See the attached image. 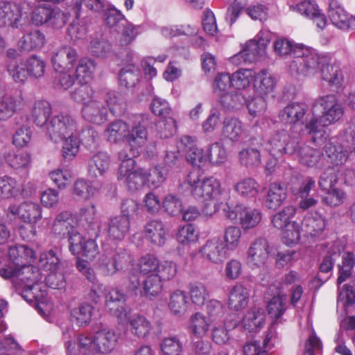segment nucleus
Returning a JSON list of instances; mask_svg holds the SVG:
<instances>
[{
  "mask_svg": "<svg viewBox=\"0 0 355 355\" xmlns=\"http://www.w3.org/2000/svg\"><path fill=\"white\" fill-rule=\"evenodd\" d=\"M276 55L284 57L289 53L293 60L289 64L291 73L305 78H312L316 75L320 62V53L315 49L303 44H295L287 38L277 37L272 44Z\"/></svg>",
  "mask_w": 355,
  "mask_h": 355,
  "instance_id": "obj_1",
  "label": "nucleus"
},
{
  "mask_svg": "<svg viewBox=\"0 0 355 355\" xmlns=\"http://www.w3.org/2000/svg\"><path fill=\"white\" fill-rule=\"evenodd\" d=\"M319 110L320 121L317 117L311 119L306 124V130L311 135L313 142L322 144L329 137L327 126L338 121L344 114V107L334 94H327L318 97L313 103L312 112Z\"/></svg>",
  "mask_w": 355,
  "mask_h": 355,
  "instance_id": "obj_2",
  "label": "nucleus"
},
{
  "mask_svg": "<svg viewBox=\"0 0 355 355\" xmlns=\"http://www.w3.org/2000/svg\"><path fill=\"white\" fill-rule=\"evenodd\" d=\"M75 333L72 329L63 331V339L67 355H77L76 343L71 338ZM119 336L114 330L104 328L96 331L94 336L87 334H80L78 338V351L80 355H100L108 353L116 346Z\"/></svg>",
  "mask_w": 355,
  "mask_h": 355,
  "instance_id": "obj_3",
  "label": "nucleus"
},
{
  "mask_svg": "<svg viewBox=\"0 0 355 355\" xmlns=\"http://www.w3.org/2000/svg\"><path fill=\"white\" fill-rule=\"evenodd\" d=\"M185 185L193 198L206 203L203 211L209 216L216 213L227 197L220 181L213 176L201 179L198 173H190L187 177Z\"/></svg>",
  "mask_w": 355,
  "mask_h": 355,
  "instance_id": "obj_4",
  "label": "nucleus"
},
{
  "mask_svg": "<svg viewBox=\"0 0 355 355\" xmlns=\"http://www.w3.org/2000/svg\"><path fill=\"white\" fill-rule=\"evenodd\" d=\"M141 122L138 119V123L130 125L123 120H115L106 126L103 135L111 144L125 142L132 154L138 155L148 140V131Z\"/></svg>",
  "mask_w": 355,
  "mask_h": 355,
  "instance_id": "obj_5",
  "label": "nucleus"
},
{
  "mask_svg": "<svg viewBox=\"0 0 355 355\" xmlns=\"http://www.w3.org/2000/svg\"><path fill=\"white\" fill-rule=\"evenodd\" d=\"M40 270L31 263L20 268L10 278H15L18 288H21V296L28 302L39 301L43 296L40 282L42 280Z\"/></svg>",
  "mask_w": 355,
  "mask_h": 355,
  "instance_id": "obj_6",
  "label": "nucleus"
},
{
  "mask_svg": "<svg viewBox=\"0 0 355 355\" xmlns=\"http://www.w3.org/2000/svg\"><path fill=\"white\" fill-rule=\"evenodd\" d=\"M39 267L45 274V282L51 288L60 289L64 286L62 265L60 258L53 250L40 254Z\"/></svg>",
  "mask_w": 355,
  "mask_h": 355,
  "instance_id": "obj_7",
  "label": "nucleus"
},
{
  "mask_svg": "<svg viewBox=\"0 0 355 355\" xmlns=\"http://www.w3.org/2000/svg\"><path fill=\"white\" fill-rule=\"evenodd\" d=\"M225 216L231 221H238L244 231L257 227L262 220V212L259 209L247 207L242 204L229 205L223 209Z\"/></svg>",
  "mask_w": 355,
  "mask_h": 355,
  "instance_id": "obj_8",
  "label": "nucleus"
},
{
  "mask_svg": "<svg viewBox=\"0 0 355 355\" xmlns=\"http://www.w3.org/2000/svg\"><path fill=\"white\" fill-rule=\"evenodd\" d=\"M44 131L47 137L55 143H58L64 140V138L79 132L76 119L69 114H63L50 118Z\"/></svg>",
  "mask_w": 355,
  "mask_h": 355,
  "instance_id": "obj_9",
  "label": "nucleus"
},
{
  "mask_svg": "<svg viewBox=\"0 0 355 355\" xmlns=\"http://www.w3.org/2000/svg\"><path fill=\"white\" fill-rule=\"evenodd\" d=\"M35 259L33 250L24 245L10 247L8 260L6 266H0V276L5 279L10 278L21 267L31 263Z\"/></svg>",
  "mask_w": 355,
  "mask_h": 355,
  "instance_id": "obj_10",
  "label": "nucleus"
},
{
  "mask_svg": "<svg viewBox=\"0 0 355 355\" xmlns=\"http://www.w3.org/2000/svg\"><path fill=\"white\" fill-rule=\"evenodd\" d=\"M28 24V13L20 5L10 1L0 2V28L22 29Z\"/></svg>",
  "mask_w": 355,
  "mask_h": 355,
  "instance_id": "obj_11",
  "label": "nucleus"
},
{
  "mask_svg": "<svg viewBox=\"0 0 355 355\" xmlns=\"http://www.w3.org/2000/svg\"><path fill=\"white\" fill-rule=\"evenodd\" d=\"M298 146L297 139L291 137L284 130L272 135L264 144L263 149L275 159L284 155H293Z\"/></svg>",
  "mask_w": 355,
  "mask_h": 355,
  "instance_id": "obj_12",
  "label": "nucleus"
},
{
  "mask_svg": "<svg viewBox=\"0 0 355 355\" xmlns=\"http://www.w3.org/2000/svg\"><path fill=\"white\" fill-rule=\"evenodd\" d=\"M8 211L15 216H17L21 221L31 224L30 234H24L23 228H20V233L24 239H28L30 236L35 234V229L33 225L37 223L42 218V209L37 202L31 201L24 202L19 205H11Z\"/></svg>",
  "mask_w": 355,
  "mask_h": 355,
  "instance_id": "obj_13",
  "label": "nucleus"
},
{
  "mask_svg": "<svg viewBox=\"0 0 355 355\" xmlns=\"http://www.w3.org/2000/svg\"><path fill=\"white\" fill-rule=\"evenodd\" d=\"M352 130L350 128L346 130L345 139L347 144L334 145L332 142L327 143L324 148V154L327 159V162L337 166H340L345 162L347 159V152L355 154V135L352 134Z\"/></svg>",
  "mask_w": 355,
  "mask_h": 355,
  "instance_id": "obj_14",
  "label": "nucleus"
},
{
  "mask_svg": "<svg viewBox=\"0 0 355 355\" xmlns=\"http://www.w3.org/2000/svg\"><path fill=\"white\" fill-rule=\"evenodd\" d=\"M270 254V245L264 238L253 241L246 253L245 261L252 269L260 268L266 266Z\"/></svg>",
  "mask_w": 355,
  "mask_h": 355,
  "instance_id": "obj_15",
  "label": "nucleus"
},
{
  "mask_svg": "<svg viewBox=\"0 0 355 355\" xmlns=\"http://www.w3.org/2000/svg\"><path fill=\"white\" fill-rule=\"evenodd\" d=\"M78 58L76 49L63 45L53 50L51 60L55 71H73Z\"/></svg>",
  "mask_w": 355,
  "mask_h": 355,
  "instance_id": "obj_16",
  "label": "nucleus"
},
{
  "mask_svg": "<svg viewBox=\"0 0 355 355\" xmlns=\"http://www.w3.org/2000/svg\"><path fill=\"white\" fill-rule=\"evenodd\" d=\"M24 105L25 100L21 91L4 93L0 89V119L10 118L15 113L21 110Z\"/></svg>",
  "mask_w": 355,
  "mask_h": 355,
  "instance_id": "obj_17",
  "label": "nucleus"
},
{
  "mask_svg": "<svg viewBox=\"0 0 355 355\" xmlns=\"http://www.w3.org/2000/svg\"><path fill=\"white\" fill-rule=\"evenodd\" d=\"M80 114L85 121L100 125L107 121L108 109L105 104L98 98L90 103L82 105Z\"/></svg>",
  "mask_w": 355,
  "mask_h": 355,
  "instance_id": "obj_18",
  "label": "nucleus"
},
{
  "mask_svg": "<svg viewBox=\"0 0 355 355\" xmlns=\"http://www.w3.org/2000/svg\"><path fill=\"white\" fill-rule=\"evenodd\" d=\"M199 253L210 263L219 265L223 263L226 259L227 250L222 239L214 237L205 242L199 249Z\"/></svg>",
  "mask_w": 355,
  "mask_h": 355,
  "instance_id": "obj_19",
  "label": "nucleus"
},
{
  "mask_svg": "<svg viewBox=\"0 0 355 355\" xmlns=\"http://www.w3.org/2000/svg\"><path fill=\"white\" fill-rule=\"evenodd\" d=\"M70 251L75 255H80L93 259L98 254V247L94 239H86L80 233H76L69 239Z\"/></svg>",
  "mask_w": 355,
  "mask_h": 355,
  "instance_id": "obj_20",
  "label": "nucleus"
},
{
  "mask_svg": "<svg viewBox=\"0 0 355 355\" xmlns=\"http://www.w3.org/2000/svg\"><path fill=\"white\" fill-rule=\"evenodd\" d=\"M328 16L336 27L343 31L349 30L355 22L338 0H329Z\"/></svg>",
  "mask_w": 355,
  "mask_h": 355,
  "instance_id": "obj_21",
  "label": "nucleus"
},
{
  "mask_svg": "<svg viewBox=\"0 0 355 355\" xmlns=\"http://www.w3.org/2000/svg\"><path fill=\"white\" fill-rule=\"evenodd\" d=\"M105 308L123 322L130 313V310L123 306L125 300L124 294L117 288H112L105 294Z\"/></svg>",
  "mask_w": 355,
  "mask_h": 355,
  "instance_id": "obj_22",
  "label": "nucleus"
},
{
  "mask_svg": "<svg viewBox=\"0 0 355 355\" xmlns=\"http://www.w3.org/2000/svg\"><path fill=\"white\" fill-rule=\"evenodd\" d=\"M144 237L153 245L162 246L168 235V230L164 223L158 219L148 220L144 227Z\"/></svg>",
  "mask_w": 355,
  "mask_h": 355,
  "instance_id": "obj_23",
  "label": "nucleus"
},
{
  "mask_svg": "<svg viewBox=\"0 0 355 355\" xmlns=\"http://www.w3.org/2000/svg\"><path fill=\"white\" fill-rule=\"evenodd\" d=\"M130 230V217L116 216L110 219L107 233L111 240L121 241L128 235Z\"/></svg>",
  "mask_w": 355,
  "mask_h": 355,
  "instance_id": "obj_24",
  "label": "nucleus"
},
{
  "mask_svg": "<svg viewBox=\"0 0 355 355\" xmlns=\"http://www.w3.org/2000/svg\"><path fill=\"white\" fill-rule=\"evenodd\" d=\"M223 137L232 142L243 139L246 134L243 123L237 117H227L223 121Z\"/></svg>",
  "mask_w": 355,
  "mask_h": 355,
  "instance_id": "obj_25",
  "label": "nucleus"
},
{
  "mask_svg": "<svg viewBox=\"0 0 355 355\" xmlns=\"http://www.w3.org/2000/svg\"><path fill=\"white\" fill-rule=\"evenodd\" d=\"M299 162L308 167L321 168L324 166L323 155L317 149L301 145L298 142L295 153Z\"/></svg>",
  "mask_w": 355,
  "mask_h": 355,
  "instance_id": "obj_26",
  "label": "nucleus"
},
{
  "mask_svg": "<svg viewBox=\"0 0 355 355\" xmlns=\"http://www.w3.org/2000/svg\"><path fill=\"white\" fill-rule=\"evenodd\" d=\"M249 297V290L243 284H236L230 291L227 306L231 310L241 311L248 306Z\"/></svg>",
  "mask_w": 355,
  "mask_h": 355,
  "instance_id": "obj_27",
  "label": "nucleus"
},
{
  "mask_svg": "<svg viewBox=\"0 0 355 355\" xmlns=\"http://www.w3.org/2000/svg\"><path fill=\"white\" fill-rule=\"evenodd\" d=\"M73 219L71 212L63 211L59 213L52 226L53 232L59 238L63 239L76 234Z\"/></svg>",
  "mask_w": 355,
  "mask_h": 355,
  "instance_id": "obj_28",
  "label": "nucleus"
},
{
  "mask_svg": "<svg viewBox=\"0 0 355 355\" xmlns=\"http://www.w3.org/2000/svg\"><path fill=\"white\" fill-rule=\"evenodd\" d=\"M128 315L123 322L128 320V329L135 336L139 338H145L150 333L153 327L151 322L144 315L140 314Z\"/></svg>",
  "mask_w": 355,
  "mask_h": 355,
  "instance_id": "obj_29",
  "label": "nucleus"
},
{
  "mask_svg": "<svg viewBox=\"0 0 355 355\" xmlns=\"http://www.w3.org/2000/svg\"><path fill=\"white\" fill-rule=\"evenodd\" d=\"M101 184L97 181H89L85 178L76 180L71 189V194L83 200H89L101 189Z\"/></svg>",
  "mask_w": 355,
  "mask_h": 355,
  "instance_id": "obj_30",
  "label": "nucleus"
},
{
  "mask_svg": "<svg viewBox=\"0 0 355 355\" xmlns=\"http://www.w3.org/2000/svg\"><path fill=\"white\" fill-rule=\"evenodd\" d=\"M307 110L308 105L306 103L292 102L280 112L279 117L286 123L295 124L303 119Z\"/></svg>",
  "mask_w": 355,
  "mask_h": 355,
  "instance_id": "obj_31",
  "label": "nucleus"
},
{
  "mask_svg": "<svg viewBox=\"0 0 355 355\" xmlns=\"http://www.w3.org/2000/svg\"><path fill=\"white\" fill-rule=\"evenodd\" d=\"M254 88L260 96H268L273 93L276 85L275 77L266 69L255 73Z\"/></svg>",
  "mask_w": 355,
  "mask_h": 355,
  "instance_id": "obj_32",
  "label": "nucleus"
},
{
  "mask_svg": "<svg viewBox=\"0 0 355 355\" xmlns=\"http://www.w3.org/2000/svg\"><path fill=\"white\" fill-rule=\"evenodd\" d=\"M110 156L106 152L99 151L94 154L88 162V172L91 176L104 175L110 168Z\"/></svg>",
  "mask_w": 355,
  "mask_h": 355,
  "instance_id": "obj_33",
  "label": "nucleus"
},
{
  "mask_svg": "<svg viewBox=\"0 0 355 355\" xmlns=\"http://www.w3.org/2000/svg\"><path fill=\"white\" fill-rule=\"evenodd\" d=\"M302 230L311 236L320 235L326 227L325 218L319 213H310L304 216L302 222Z\"/></svg>",
  "mask_w": 355,
  "mask_h": 355,
  "instance_id": "obj_34",
  "label": "nucleus"
},
{
  "mask_svg": "<svg viewBox=\"0 0 355 355\" xmlns=\"http://www.w3.org/2000/svg\"><path fill=\"white\" fill-rule=\"evenodd\" d=\"M162 281L155 274H150L144 278L141 284L140 294L149 300L157 298L162 292Z\"/></svg>",
  "mask_w": 355,
  "mask_h": 355,
  "instance_id": "obj_35",
  "label": "nucleus"
},
{
  "mask_svg": "<svg viewBox=\"0 0 355 355\" xmlns=\"http://www.w3.org/2000/svg\"><path fill=\"white\" fill-rule=\"evenodd\" d=\"M321 57L320 62L318 67L323 80L327 82L331 86L339 87L343 81V75L340 68L337 65L324 64V57L320 54ZM318 73H316L317 74Z\"/></svg>",
  "mask_w": 355,
  "mask_h": 355,
  "instance_id": "obj_36",
  "label": "nucleus"
},
{
  "mask_svg": "<svg viewBox=\"0 0 355 355\" xmlns=\"http://www.w3.org/2000/svg\"><path fill=\"white\" fill-rule=\"evenodd\" d=\"M46 43V37L43 33L34 30L25 34L18 42L21 51H31L42 49Z\"/></svg>",
  "mask_w": 355,
  "mask_h": 355,
  "instance_id": "obj_37",
  "label": "nucleus"
},
{
  "mask_svg": "<svg viewBox=\"0 0 355 355\" xmlns=\"http://www.w3.org/2000/svg\"><path fill=\"white\" fill-rule=\"evenodd\" d=\"M239 323L237 320L227 319L223 323L215 324L211 330V339L217 345H226L230 340L229 330L235 328Z\"/></svg>",
  "mask_w": 355,
  "mask_h": 355,
  "instance_id": "obj_38",
  "label": "nucleus"
},
{
  "mask_svg": "<svg viewBox=\"0 0 355 355\" xmlns=\"http://www.w3.org/2000/svg\"><path fill=\"white\" fill-rule=\"evenodd\" d=\"M213 322L214 320H211L202 313L197 312L190 316L189 329L196 337L202 338L209 331Z\"/></svg>",
  "mask_w": 355,
  "mask_h": 355,
  "instance_id": "obj_39",
  "label": "nucleus"
},
{
  "mask_svg": "<svg viewBox=\"0 0 355 355\" xmlns=\"http://www.w3.org/2000/svg\"><path fill=\"white\" fill-rule=\"evenodd\" d=\"M265 322V313L259 307H253L250 309L243 318V327L249 331H259Z\"/></svg>",
  "mask_w": 355,
  "mask_h": 355,
  "instance_id": "obj_40",
  "label": "nucleus"
},
{
  "mask_svg": "<svg viewBox=\"0 0 355 355\" xmlns=\"http://www.w3.org/2000/svg\"><path fill=\"white\" fill-rule=\"evenodd\" d=\"M286 197V190L284 187L275 182L271 183L266 196V206L269 209L275 210L283 204Z\"/></svg>",
  "mask_w": 355,
  "mask_h": 355,
  "instance_id": "obj_41",
  "label": "nucleus"
},
{
  "mask_svg": "<svg viewBox=\"0 0 355 355\" xmlns=\"http://www.w3.org/2000/svg\"><path fill=\"white\" fill-rule=\"evenodd\" d=\"M96 68V63L94 60L82 58L78 62L75 76L80 83L87 84L93 79Z\"/></svg>",
  "mask_w": 355,
  "mask_h": 355,
  "instance_id": "obj_42",
  "label": "nucleus"
},
{
  "mask_svg": "<svg viewBox=\"0 0 355 355\" xmlns=\"http://www.w3.org/2000/svg\"><path fill=\"white\" fill-rule=\"evenodd\" d=\"M112 258V265L110 267L104 264V269L107 274H115L121 270L128 263L133 261V257L124 249H119L116 251H108Z\"/></svg>",
  "mask_w": 355,
  "mask_h": 355,
  "instance_id": "obj_43",
  "label": "nucleus"
},
{
  "mask_svg": "<svg viewBox=\"0 0 355 355\" xmlns=\"http://www.w3.org/2000/svg\"><path fill=\"white\" fill-rule=\"evenodd\" d=\"M51 113V107L49 102L45 101H36L31 109V116L33 123L37 126H44L45 130Z\"/></svg>",
  "mask_w": 355,
  "mask_h": 355,
  "instance_id": "obj_44",
  "label": "nucleus"
},
{
  "mask_svg": "<svg viewBox=\"0 0 355 355\" xmlns=\"http://www.w3.org/2000/svg\"><path fill=\"white\" fill-rule=\"evenodd\" d=\"M6 162L14 170H27L29 168L31 157L25 151L18 150L10 151L5 156Z\"/></svg>",
  "mask_w": 355,
  "mask_h": 355,
  "instance_id": "obj_45",
  "label": "nucleus"
},
{
  "mask_svg": "<svg viewBox=\"0 0 355 355\" xmlns=\"http://www.w3.org/2000/svg\"><path fill=\"white\" fill-rule=\"evenodd\" d=\"M245 102L246 100L242 92H227L219 98L218 103L216 105L218 107H221L224 110L233 112L243 107Z\"/></svg>",
  "mask_w": 355,
  "mask_h": 355,
  "instance_id": "obj_46",
  "label": "nucleus"
},
{
  "mask_svg": "<svg viewBox=\"0 0 355 355\" xmlns=\"http://www.w3.org/2000/svg\"><path fill=\"white\" fill-rule=\"evenodd\" d=\"M141 77V71L138 66L134 62L126 64L119 74V82L127 88L134 87Z\"/></svg>",
  "mask_w": 355,
  "mask_h": 355,
  "instance_id": "obj_47",
  "label": "nucleus"
},
{
  "mask_svg": "<svg viewBox=\"0 0 355 355\" xmlns=\"http://www.w3.org/2000/svg\"><path fill=\"white\" fill-rule=\"evenodd\" d=\"M20 185L13 178L8 175L0 177V198L10 199L19 196Z\"/></svg>",
  "mask_w": 355,
  "mask_h": 355,
  "instance_id": "obj_48",
  "label": "nucleus"
},
{
  "mask_svg": "<svg viewBox=\"0 0 355 355\" xmlns=\"http://www.w3.org/2000/svg\"><path fill=\"white\" fill-rule=\"evenodd\" d=\"M241 236V229L238 226L231 225L225 228L222 241L227 251H234L239 247Z\"/></svg>",
  "mask_w": 355,
  "mask_h": 355,
  "instance_id": "obj_49",
  "label": "nucleus"
},
{
  "mask_svg": "<svg viewBox=\"0 0 355 355\" xmlns=\"http://www.w3.org/2000/svg\"><path fill=\"white\" fill-rule=\"evenodd\" d=\"M168 309L175 315H182L187 309L186 293L180 290H176L171 294Z\"/></svg>",
  "mask_w": 355,
  "mask_h": 355,
  "instance_id": "obj_50",
  "label": "nucleus"
},
{
  "mask_svg": "<svg viewBox=\"0 0 355 355\" xmlns=\"http://www.w3.org/2000/svg\"><path fill=\"white\" fill-rule=\"evenodd\" d=\"M96 219V209L93 203H89L81 207L76 214L78 225L90 227L94 224Z\"/></svg>",
  "mask_w": 355,
  "mask_h": 355,
  "instance_id": "obj_51",
  "label": "nucleus"
},
{
  "mask_svg": "<svg viewBox=\"0 0 355 355\" xmlns=\"http://www.w3.org/2000/svg\"><path fill=\"white\" fill-rule=\"evenodd\" d=\"M232 86L236 89H245L248 87L255 76V72L252 69H240L231 76Z\"/></svg>",
  "mask_w": 355,
  "mask_h": 355,
  "instance_id": "obj_52",
  "label": "nucleus"
},
{
  "mask_svg": "<svg viewBox=\"0 0 355 355\" xmlns=\"http://www.w3.org/2000/svg\"><path fill=\"white\" fill-rule=\"evenodd\" d=\"M208 163L212 166L223 164L227 159V152L223 145L218 141L214 142L206 149Z\"/></svg>",
  "mask_w": 355,
  "mask_h": 355,
  "instance_id": "obj_53",
  "label": "nucleus"
},
{
  "mask_svg": "<svg viewBox=\"0 0 355 355\" xmlns=\"http://www.w3.org/2000/svg\"><path fill=\"white\" fill-rule=\"evenodd\" d=\"M295 214V207L286 206L272 216V224L275 228L282 230L288 226V224L293 223L291 218H293Z\"/></svg>",
  "mask_w": 355,
  "mask_h": 355,
  "instance_id": "obj_54",
  "label": "nucleus"
},
{
  "mask_svg": "<svg viewBox=\"0 0 355 355\" xmlns=\"http://www.w3.org/2000/svg\"><path fill=\"white\" fill-rule=\"evenodd\" d=\"M259 183L253 178H245L241 180L234 185L235 191L245 198H253L259 191Z\"/></svg>",
  "mask_w": 355,
  "mask_h": 355,
  "instance_id": "obj_55",
  "label": "nucleus"
},
{
  "mask_svg": "<svg viewBox=\"0 0 355 355\" xmlns=\"http://www.w3.org/2000/svg\"><path fill=\"white\" fill-rule=\"evenodd\" d=\"M119 159L121 161V164L119 168L117 178L119 180H124L137 170L135 168L136 162L128 155L125 150L119 152Z\"/></svg>",
  "mask_w": 355,
  "mask_h": 355,
  "instance_id": "obj_56",
  "label": "nucleus"
},
{
  "mask_svg": "<svg viewBox=\"0 0 355 355\" xmlns=\"http://www.w3.org/2000/svg\"><path fill=\"white\" fill-rule=\"evenodd\" d=\"M28 77L40 78L45 73L46 62L37 55H31L25 61Z\"/></svg>",
  "mask_w": 355,
  "mask_h": 355,
  "instance_id": "obj_57",
  "label": "nucleus"
},
{
  "mask_svg": "<svg viewBox=\"0 0 355 355\" xmlns=\"http://www.w3.org/2000/svg\"><path fill=\"white\" fill-rule=\"evenodd\" d=\"M80 135V132L73 134L64 138V142L62 147V155L67 160H72L79 151L80 141L78 136Z\"/></svg>",
  "mask_w": 355,
  "mask_h": 355,
  "instance_id": "obj_58",
  "label": "nucleus"
},
{
  "mask_svg": "<svg viewBox=\"0 0 355 355\" xmlns=\"http://www.w3.org/2000/svg\"><path fill=\"white\" fill-rule=\"evenodd\" d=\"M189 295L192 302L198 306L204 305L209 297L207 287L200 282H196L190 285Z\"/></svg>",
  "mask_w": 355,
  "mask_h": 355,
  "instance_id": "obj_59",
  "label": "nucleus"
},
{
  "mask_svg": "<svg viewBox=\"0 0 355 355\" xmlns=\"http://www.w3.org/2000/svg\"><path fill=\"white\" fill-rule=\"evenodd\" d=\"M70 17V14L58 7L51 8L46 26L53 29L63 28Z\"/></svg>",
  "mask_w": 355,
  "mask_h": 355,
  "instance_id": "obj_60",
  "label": "nucleus"
},
{
  "mask_svg": "<svg viewBox=\"0 0 355 355\" xmlns=\"http://www.w3.org/2000/svg\"><path fill=\"white\" fill-rule=\"evenodd\" d=\"M7 71L17 83H24L28 77L24 62L9 61L7 64Z\"/></svg>",
  "mask_w": 355,
  "mask_h": 355,
  "instance_id": "obj_61",
  "label": "nucleus"
},
{
  "mask_svg": "<svg viewBox=\"0 0 355 355\" xmlns=\"http://www.w3.org/2000/svg\"><path fill=\"white\" fill-rule=\"evenodd\" d=\"M355 265V255L352 252H345L342 257V265L339 269V276L337 279L338 289L340 285L352 274V270Z\"/></svg>",
  "mask_w": 355,
  "mask_h": 355,
  "instance_id": "obj_62",
  "label": "nucleus"
},
{
  "mask_svg": "<svg viewBox=\"0 0 355 355\" xmlns=\"http://www.w3.org/2000/svg\"><path fill=\"white\" fill-rule=\"evenodd\" d=\"M89 49L95 56L105 57L111 52L112 46L110 43L101 35L92 37Z\"/></svg>",
  "mask_w": 355,
  "mask_h": 355,
  "instance_id": "obj_63",
  "label": "nucleus"
},
{
  "mask_svg": "<svg viewBox=\"0 0 355 355\" xmlns=\"http://www.w3.org/2000/svg\"><path fill=\"white\" fill-rule=\"evenodd\" d=\"M286 310V296L279 291L268 304V312L271 318H279Z\"/></svg>",
  "mask_w": 355,
  "mask_h": 355,
  "instance_id": "obj_64",
  "label": "nucleus"
}]
</instances>
